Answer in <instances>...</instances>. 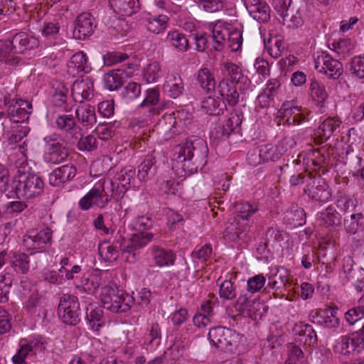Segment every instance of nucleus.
<instances>
[{"instance_id":"1","label":"nucleus","mask_w":364,"mask_h":364,"mask_svg":"<svg viewBox=\"0 0 364 364\" xmlns=\"http://www.w3.org/2000/svg\"><path fill=\"white\" fill-rule=\"evenodd\" d=\"M208 148L203 139L192 136L174 148L173 161L185 172L194 173L207 164Z\"/></svg>"},{"instance_id":"2","label":"nucleus","mask_w":364,"mask_h":364,"mask_svg":"<svg viewBox=\"0 0 364 364\" xmlns=\"http://www.w3.org/2000/svg\"><path fill=\"white\" fill-rule=\"evenodd\" d=\"M154 221L149 216L141 215L136 218L133 222L134 228L139 231V233L132 235L127 244L120 245L123 254L128 253L126 259L133 263L136 259L135 250L142 248L146 244L154 239V234L151 232L144 233V231L149 230L153 227Z\"/></svg>"},{"instance_id":"3","label":"nucleus","mask_w":364,"mask_h":364,"mask_svg":"<svg viewBox=\"0 0 364 364\" xmlns=\"http://www.w3.org/2000/svg\"><path fill=\"white\" fill-rule=\"evenodd\" d=\"M44 189V182L38 175L31 172L18 171L12 183V190L16 197L33 198L41 195Z\"/></svg>"},{"instance_id":"4","label":"nucleus","mask_w":364,"mask_h":364,"mask_svg":"<svg viewBox=\"0 0 364 364\" xmlns=\"http://www.w3.org/2000/svg\"><path fill=\"white\" fill-rule=\"evenodd\" d=\"M100 296L103 307L113 313H127L135 302L133 295L124 294L110 286L102 288Z\"/></svg>"},{"instance_id":"5","label":"nucleus","mask_w":364,"mask_h":364,"mask_svg":"<svg viewBox=\"0 0 364 364\" xmlns=\"http://www.w3.org/2000/svg\"><path fill=\"white\" fill-rule=\"evenodd\" d=\"M107 180L100 179L98 183L79 201V206L83 210H89L92 205L100 208H105L111 200L114 194L110 191V186L107 185Z\"/></svg>"},{"instance_id":"6","label":"nucleus","mask_w":364,"mask_h":364,"mask_svg":"<svg viewBox=\"0 0 364 364\" xmlns=\"http://www.w3.org/2000/svg\"><path fill=\"white\" fill-rule=\"evenodd\" d=\"M208 338L217 348L232 352L238 346L240 335L231 328L218 326L209 331Z\"/></svg>"},{"instance_id":"7","label":"nucleus","mask_w":364,"mask_h":364,"mask_svg":"<svg viewBox=\"0 0 364 364\" xmlns=\"http://www.w3.org/2000/svg\"><path fill=\"white\" fill-rule=\"evenodd\" d=\"M46 153V160L52 164H60L67 160L70 151L65 140L60 135L53 133L43 137Z\"/></svg>"},{"instance_id":"8","label":"nucleus","mask_w":364,"mask_h":364,"mask_svg":"<svg viewBox=\"0 0 364 364\" xmlns=\"http://www.w3.org/2000/svg\"><path fill=\"white\" fill-rule=\"evenodd\" d=\"M58 314L63 323L76 325L80 322L82 314L78 299L71 294H63L60 299Z\"/></svg>"},{"instance_id":"9","label":"nucleus","mask_w":364,"mask_h":364,"mask_svg":"<svg viewBox=\"0 0 364 364\" xmlns=\"http://www.w3.org/2000/svg\"><path fill=\"white\" fill-rule=\"evenodd\" d=\"M136 170L132 166H126L117 172L113 179H106L107 185L110 186V191L114 196H122L136 180Z\"/></svg>"},{"instance_id":"10","label":"nucleus","mask_w":364,"mask_h":364,"mask_svg":"<svg viewBox=\"0 0 364 364\" xmlns=\"http://www.w3.org/2000/svg\"><path fill=\"white\" fill-rule=\"evenodd\" d=\"M31 109L32 105L30 102L21 99L14 100L7 107V117L3 119L0 127L4 130L5 124L9 122L14 124L24 122L28 119Z\"/></svg>"},{"instance_id":"11","label":"nucleus","mask_w":364,"mask_h":364,"mask_svg":"<svg viewBox=\"0 0 364 364\" xmlns=\"http://www.w3.org/2000/svg\"><path fill=\"white\" fill-rule=\"evenodd\" d=\"M314 67L319 73L334 80L338 79L343 71V64L326 51L317 52L314 58Z\"/></svg>"},{"instance_id":"12","label":"nucleus","mask_w":364,"mask_h":364,"mask_svg":"<svg viewBox=\"0 0 364 364\" xmlns=\"http://www.w3.org/2000/svg\"><path fill=\"white\" fill-rule=\"evenodd\" d=\"M296 145L292 137H284L277 144H264L260 146L262 158L264 162L276 161L290 148Z\"/></svg>"},{"instance_id":"13","label":"nucleus","mask_w":364,"mask_h":364,"mask_svg":"<svg viewBox=\"0 0 364 364\" xmlns=\"http://www.w3.org/2000/svg\"><path fill=\"white\" fill-rule=\"evenodd\" d=\"M92 67L85 53L79 51L73 54L67 64V72L73 77H82L91 71Z\"/></svg>"},{"instance_id":"14","label":"nucleus","mask_w":364,"mask_h":364,"mask_svg":"<svg viewBox=\"0 0 364 364\" xmlns=\"http://www.w3.org/2000/svg\"><path fill=\"white\" fill-rule=\"evenodd\" d=\"M13 54H24L28 50H34L39 46V41L26 32H18L14 35L12 39Z\"/></svg>"},{"instance_id":"15","label":"nucleus","mask_w":364,"mask_h":364,"mask_svg":"<svg viewBox=\"0 0 364 364\" xmlns=\"http://www.w3.org/2000/svg\"><path fill=\"white\" fill-rule=\"evenodd\" d=\"M245 7L250 16L259 23L270 19L271 9L264 0H245Z\"/></svg>"},{"instance_id":"16","label":"nucleus","mask_w":364,"mask_h":364,"mask_svg":"<svg viewBox=\"0 0 364 364\" xmlns=\"http://www.w3.org/2000/svg\"><path fill=\"white\" fill-rule=\"evenodd\" d=\"M51 238L52 232L49 228L31 230L24 237L23 245L28 249L41 250L51 241Z\"/></svg>"},{"instance_id":"17","label":"nucleus","mask_w":364,"mask_h":364,"mask_svg":"<svg viewBox=\"0 0 364 364\" xmlns=\"http://www.w3.org/2000/svg\"><path fill=\"white\" fill-rule=\"evenodd\" d=\"M95 27L93 16L90 13H82L75 20L73 36L77 39L84 40L92 34Z\"/></svg>"},{"instance_id":"18","label":"nucleus","mask_w":364,"mask_h":364,"mask_svg":"<svg viewBox=\"0 0 364 364\" xmlns=\"http://www.w3.org/2000/svg\"><path fill=\"white\" fill-rule=\"evenodd\" d=\"M94 82L90 77L75 80L72 86L71 92L75 101L82 102L90 100L94 94Z\"/></svg>"},{"instance_id":"19","label":"nucleus","mask_w":364,"mask_h":364,"mask_svg":"<svg viewBox=\"0 0 364 364\" xmlns=\"http://www.w3.org/2000/svg\"><path fill=\"white\" fill-rule=\"evenodd\" d=\"M56 124L58 129L65 132L71 143L75 144L79 139L82 129L76 124L72 115H59L56 119Z\"/></svg>"},{"instance_id":"20","label":"nucleus","mask_w":364,"mask_h":364,"mask_svg":"<svg viewBox=\"0 0 364 364\" xmlns=\"http://www.w3.org/2000/svg\"><path fill=\"white\" fill-rule=\"evenodd\" d=\"M279 112L284 119L286 118L285 123L288 125L300 124L306 120L301 107L295 106L292 102L284 103Z\"/></svg>"},{"instance_id":"21","label":"nucleus","mask_w":364,"mask_h":364,"mask_svg":"<svg viewBox=\"0 0 364 364\" xmlns=\"http://www.w3.org/2000/svg\"><path fill=\"white\" fill-rule=\"evenodd\" d=\"M76 168L69 164L55 168L49 174V183L53 186H60L73 178L76 174Z\"/></svg>"},{"instance_id":"22","label":"nucleus","mask_w":364,"mask_h":364,"mask_svg":"<svg viewBox=\"0 0 364 364\" xmlns=\"http://www.w3.org/2000/svg\"><path fill=\"white\" fill-rule=\"evenodd\" d=\"M304 193L314 201L324 203L331 198V193L328 186L323 181H313L311 186L304 189Z\"/></svg>"},{"instance_id":"23","label":"nucleus","mask_w":364,"mask_h":364,"mask_svg":"<svg viewBox=\"0 0 364 364\" xmlns=\"http://www.w3.org/2000/svg\"><path fill=\"white\" fill-rule=\"evenodd\" d=\"M179 112L176 114H166L159 121L157 128L164 134L166 139L171 138L179 132V129H178L179 124L177 122V118L179 117Z\"/></svg>"},{"instance_id":"24","label":"nucleus","mask_w":364,"mask_h":364,"mask_svg":"<svg viewBox=\"0 0 364 364\" xmlns=\"http://www.w3.org/2000/svg\"><path fill=\"white\" fill-rule=\"evenodd\" d=\"M183 90V82L178 74H171L166 77L163 85V91L168 96L172 98H177L182 95Z\"/></svg>"},{"instance_id":"25","label":"nucleus","mask_w":364,"mask_h":364,"mask_svg":"<svg viewBox=\"0 0 364 364\" xmlns=\"http://www.w3.org/2000/svg\"><path fill=\"white\" fill-rule=\"evenodd\" d=\"M156 159L151 154L147 155L138 166L137 177L140 181H146L154 177L156 173Z\"/></svg>"},{"instance_id":"26","label":"nucleus","mask_w":364,"mask_h":364,"mask_svg":"<svg viewBox=\"0 0 364 364\" xmlns=\"http://www.w3.org/2000/svg\"><path fill=\"white\" fill-rule=\"evenodd\" d=\"M218 90L223 99H225L230 106H235L239 102L240 94L235 84L228 80H222L218 85Z\"/></svg>"},{"instance_id":"27","label":"nucleus","mask_w":364,"mask_h":364,"mask_svg":"<svg viewBox=\"0 0 364 364\" xmlns=\"http://www.w3.org/2000/svg\"><path fill=\"white\" fill-rule=\"evenodd\" d=\"M340 122L335 117L326 119L318 127L316 136L319 138V142L326 141L339 127Z\"/></svg>"},{"instance_id":"28","label":"nucleus","mask_w":364,"mask_h":364,"mask_svg":"<svg viewBox=\"0 0 364 364\" xmlns=\"http://www.w3.org/2000/svg\"><path fill=\"white\" fill-rule=\"evenodd\" d=\"M202 109L210 115H220L226 109V104L223 98L208 97L201 102Z\"/></svg>"},{"instance_id":"29","label":"nucleus","mask_w":364,"mask_h":364,"mask_svg":"<svg viewBox=\"0 0 364 364\" xmlns=\"http://www.w3.org/2000/svg\"><path fill=\"white\" fill-rule=\"evenodd\" d=\"M75 115L83 126H92L97 122L95 109L88 104L79 105L75 110Z\"/></svg>"},{"instance_id":"30","label":"nucleus","mask_w":364,"mask_h":364,"mask_svg":"<svg viewBox=\"0 0 364 364\" xmlns=\"http://www.w3.org/2000/svg\"><path fill=\"white\" fill-rule=\"evenodd\" d=\"M248 228L247 224L240 225L239 219L236 217L230 218L225 223L223 236L230 240H235Z\"/></svg>"},{"instance_id":"31","label":"nucleus","mask_w":364,"mask_h":364,"mask_svg":"<svg viewBox=\"0 0 364 364\" xmlns=\"http://www.w3.org/2000/svg\"><path fill=\"white\" fill-rule=\"evenodd\" d=\"M152 256L155 264L160 267L173 265L176 259L175 254L168 250L154 246L152 248Z\"/></svg>"},{"instance_id":"32","label":"nucleus","mask_w":364,"mask_h":364,"mask_svg":"<svg viewBox=\"0 0 364 364\" xmlns=\"http://www.w3.org/2000/svg\"><path fill=\"white\" fill-rule=\"evenodd\" d=\"M242 119L237 113L232 114L231 116L225 121L224 124L216 129L217 138H228L230 134L237 127H240Z\"/></svg>"},{"instance_id":"33","label":"nucleus","mask_w":364,"mask_h":364,"mask_svg":"<svg viewBox=\"0 0 364 364\" xmlns=\"http://www.w3.org/2000/svg\"><path fill=\"white\" fill-rule=\"evenodd\" d=\"M137 0H109V5L114 11L120 16H129L135 13Z\"/></svg>"},{"instance_id":"34","label":"nucleus","mask_w":364,"mask_h":364,"mask_svg":"<svg viewBox=\"0 0 364 364\" xmlns=\"http://www.w3.org/2000/svg\"><path fill=\"white\" fill-rule=\"evenodd\" d=\"M317 220L321 225L332 227L340 224L341 215L333 205H329L325 210L318 213Z\"/></svg>"},{"instance_id":"35","label":"nucleus","mask_w":364,"mask_h":364,"mask_svg":"<svg viewBox=\"0 0 364 364\" xmlns=\"http://www.w3.org/2000/svg\"><path fill=\"white\" fill-rule=\"evenodd\" d=\"M126 72L124 70H113L105 75L104 82L106 87L110 90H117L124 82Z\"/></svg>"},{"instance_id":"36","label":"nucleus","mask_w":364,"mask_h":364,"mask_svg":"<svg viewBox=\"0 0 364 364\" xmlns=\"http://www.w3.org/2000/svg\"><path fill=\"white\" fill-rule=\"evenodd\" d=\"M228 33H230L229 26H223L221 23H217L214 26L210 37L213 38V48L215 50L220 51L223 49Z\"/></svg>"},{"instance_id":"37","label":"nucleus","mask_w":364,"mask_h":364,"mask_svg":"<svg viewBox=\"0 0 364 364\" xmlns=\"http://www.w3.org/2000/svg\"><path fill=\"white\" fill-rule=\"evenodd\" d=\"M102 284V277L99 272L85 274L81 279L82 290L90 294H95Z\"/></svg>"},{"instance_id":"38","label":"nucleus","mask_w":364,"mask_h":364,"mask_svg":"<svg viewBox=\"0 0 364 364\" xmlns=\"http://www.w3.org/2000/svg\"><path fill=\"white\" fill-rule=\"evenodd\" d=\"M10 264L16 272L26 274L30 268L29 256L25 253L11 252Z\"/></svg>"},{"instance_id":"39","label":"nucleus","mask_w":364,"mask_h":364,"mask_svg":"<svg viewBox=\"0 0 364 364\" xmlns=\"http://www.w3.org/2000/svg\"><path fill=\"white\" fill-rule=\"evenodd\" d=\"M224 68L227 72L228 80L232 84H244L246 77L242 73L241 68L232 62H227L224 64Z\"/></svg>"},{"instance_id":"40","label":"nucleus","mask_w":364,"mask_h":364,"mask_svg":"<svg viewBox=\"0 0 364 364\" xmlns=\"http://www.w3.org/2000/svg\"><path fill=\"white\" fill-rule=\"evenodd\" d=\"M198 82L200 87L207 92H211L215 88V80L210 70L207 68L199 70L198 73Z\"/></svg>"},{"instance_id":"41","label":"nucleus","mask_w":364,"mask_h":364,"mask_svg":"<svg viewBox=\"0 0 364 364\" xmlns=\"http://www.w3.org/2000/svg\"><path fill=\"white\" fill-rule=\"evenodd\" d=\"M309 89L312 99L317 102L318 105L323 107L328 97L324 85L317 80H312Z\"/></svg>"},{"instance_id":"42","label":"nucleus","mask_w":364,"mask_h":364,"mask_svg":"<svg viewBox=\"0 0 364 364\" xmlns=\"http://www.w3.org/2000/svg\"><path fill=\"white\" fill-rule=\"evenodd\" d=\"M167 41L175 48L181 52L188 50L189 48L188 40L186 36L178 31L168 33Z\"/></svg>"},{"instance_id":"43","label":"nucleus","mask_w":364,"mask_h":364,"mask_svg":"<svg viewBox=\"0 0 364 364\" xmlns=\"http://www.w3.org/2000/svg\"><path fill=\"white\" fill-rule=\"evenodd\" d=\"M100 256L106 262H114L119 257L117 247L109 242H103L98 246Z\"/></svg>"},{"instance_id":"44","label":"nucleus","mask_w":364,"mask_h":364,"mask_svg":"<svg viewBox=\"0 0 364 364\" xmlns=\"http://www.w3.org/2000/svg\"><path fill=\"white\" fill-rule=\"evenodd\" d=\"M77 143V148L82 151H92L97 148L98 139L93 134H88L83 136L82 131H80V136L75 141Z\"/></svg>"},{"instance_id":"45","label":"nucleus","mask_w":364,"mask_h":364,"mask_svg":"<svg viewBox=\"0 0 364 364\" xmlns=\"http://www.w3.org/2000/svg\"><path fill=\"white\" fill-rule=\"evenodd\" d=\"M168 18L166 15L152 16L146 20L147 29L156 34L163 32L167 26Z\"/></svg>"},{"instance_id":"46","label":"nucleus","mask_w":364,"mask_h":364,"mask_svg":"<svg viewBox=\"0 0 364 364\" xmlns=\"http://www.w3.org/2000/svg\"><path fill=\"white\" fill-rule=\"evenodd\" d=\"M234 208L236 218H240L242 220H247L252 215L255 214L258 210L257 205L247 202L235 203Z\"/></svg>"},{"instance_id":"47","label":"nucleus","mask_w":364,"mask_h":364,"mask_svg":"<svg viewBox=\"0 0 364 364\" xmlns=\"http://www.w3.org/2000/svg\"><path fill=\"white\" fill-rule=\"evenodd\" d=\"M226 43L232 51H237L242 46V35L240 29L229 26Z\"/></svg>"},{"instance_id":"48","label":"nucleus","mask_w":364,"mask_h":364,"mask_svg":"<svg viewBox=\"0 0 364 364\" xmlns=\"http://www.w3.org/2000/svg\"><path fill=\"white\" fill-rule=\"evenodd\" d=\"M37 346V343L31 341V343H23L21 346V348L17 351L16 354L14 355L12 358V360L14 363H22L26 357L29 355V353L35 354V347Z\"/></svg>"},{"instance_id":"49","label":"nucleus","mask_w":364,"mask_h":364,"mask_svg":"<svg viewBox=\"0 0 364 364\" xmlns=\"http://www.w3.org/2000/svg\"><path fill=\"white\" fill-rule=\"evenodd\" d=\"M279 17V21L288 28H298L303 23L301 16L298 12L294 14L290 11H286Z\"/></svg>"},{"instance_id":"50","label":"nucleus","mask_w":364,"mask_h":364,"mask_svg":"<svg viewBox=\"0 0 364 364\" xmlns=\"http://www.w3.org/2000/svg\"><path fill=\"white\" fill-rule=\"evenodd\" d=\"M13 282V277L9 273L0 276V303H5L9 300L8 294Z\"/></svg>"},{"instance_id":"51","label":"nucleus","mask_w":364,"mask_h":364,"mask_svg":"<svg viewBox=\"0 0 364 364\" xmlns=\"http://www.w3.org/2000/svg\"><path fill=\"white\" fill-rule=\"evenodd\" d=\"M11 134L9 137V144H16L26 137L29 132V127L26 125L14 124L12 126Z\"/></svg>"},{"instance_id":"52","label":"nucleus","mask_w":364,"mask_h":364,"mask_svg":"<svg viewBox=\"0 0 364 364\" xmlns=\"http://www.w3.org/2000/svg\"><path fill=\"white\" fill-rule=\"evenodd\" d=\"M68 89L63 85H60L53 97V103L55 107H63V109H68L66 104L68 100Z\"/></svg>"},{"instance_id":"53","label":"nucleus","mask_w":364,"mask_h":364,"mask_svg":"<svg viewBox=\"0 0 364 364\" xmlns=\"http://www.w3.org/2000/svg\"><path fill=\"white\" fill-rule=\"evenodd\" d=\"M338 309V307L329 306L325 311V317L322 323L323 325L329 328H337L340 323V319L337 317L336 314Z\"/></svg>"},{"instance_id":"54","label":"nucleus","mask_w":364,"mask_h":364,"mask_svg":"<svg viewBox=\"0 0 364 364\" xmlns=\"http://www.w3.org/2000/svg\"><path fill=\"white\" fill-rule=\"evenodd\" d=\"M219 295L221 299L232 300L236 296V290L230 280H225L220 285Z\"/></svg>"},{"instance_id":"55","label":"nucleus","mask_w":364,"mask_h":364,"mask_svg":"<svg viewBox=\"0 0 364 364\" xmlns=\"http://www.w3.org/2000/svg\"><path fill=\"white\" fill-rule=\"evenodd\" d=\"M287 351L289 358L286 363L288 364H296L297 361L304 357L303 350L295 343H288Z\"/></svg>"},{"instance_id":"56","label":"nucleus","mask_w":364,"mask_h":364,"mask_svg":"<svg viewBox=\"0 0 364 364\" xmlns=\"http://www.w3.org/2000/svg\"><path fill=\"white\" fill-rule=\"evenodd\" d=\"M86 318L94 328L96 322H101L103 318V310L100 307L90 304L87 307Z\"/></svg>"},{"instance_id":"57","label":"nucleus","mask_w":364,"mask_h":364,"mask_svg":"<svg viewBox=\"0 0 364 364\" xmlns=\"http://www.w3.org/2000/svg\"><path fill=\"white\" fill-rule=\"evenodd\" d=\"M347 280L351 282L358 291H362L364 288V270L362 268H356L346 277Z\"/></svg>"},{"instance_id":"58","label":"nucleus","mask_w":364,"mask_h":364,"mask_svg":"<svg viewBox=\"0 0 364 364\" xmlns=\"http://www.w3.org/2000/svg\"><path fill=\"white\" fill-rule=\"evenodd\" d=\"M361 218L362 215L358 213L351 214L349 218L346 217L344 218V226L348 232L355 234L359 230L360 226L358 220Z\"/></svg>"},{"instance_id":"59","label":"nucleus","mask_w":364,"mask_h":364,"mask_svg":"<svg viewBox=\"0 0 364 364\" xmlns=\"http://www.w3.org/2000/svg\"><path fill=\"white\" fill-rule=\"evenodd\" d=\"M334 350L343 355H347L353 352V346L350 345V337L341 336L334 346Z\"/></svg>"},{"instance_id":"60","label":"nucleus","mask_w":364,"mask_h":364,"mask_svg":"<svg viewBox=\"0 0 364 364\" xmlns=\"http://www.w3.org/2000/svg\"><path fill=\"white\" fill-rule=\"evenodd\" d=\"M60 31V25L57 21L44 23L41 29L42 35L48 39H55Z\"/></svg>"},{"instance_id":"61","label":"nucleus","mask_w":364,"mask_h":364,"mask_svg":"<svg viewBox=\"0 0 364 364\" xmlns=\"http://www.w3.org/2000/svg\"><path fill=\"white\" fill-rule=\"evenodd\" d=\"M161 67L158 62H154L147 65L144 70V77L148 82H154L159 78Z\"/></svg>"},{"instance_id":"62","label":"nucleus","mask_w":364,"mask_h":364,"mask_svg":"<svg viewBox=\"0 0 364 364\" xmlns=\"http://www.w3.org/2000/svg\"><path fill=\"white\" fill-rule=\"evenodd\" d=\"M266 279L262 274H257L247 280V291L251 293L259 291L265 284Z\"/></svg>"},{"instance_id":"63","label":"nucleus","mask_w":364,"mask_h":364,"mask_svg":"<svg viewBox=\"0 0 364 364\" xmlns=\"http://www.w3.org/2000/svg\"><path fill=\"white\" fill-rule=\"evenodd\" d=\"M350 71L357 77L364 78V57H354L350 63Z\"/></svg>"},{"instance_id":"64","label":"nucleus","mask_w":364,"mask_h":364,"mask_svg":"<svg viewBox=\"0 0 364 364\" xmlns=\"http://www.w3.org/2000/svg\"><path fill=\"white\" fill-rule=\"evenodd\" d=\"M364 317V307L357 306L351 309H349L345 314V318L346 321L350 324L353 325L358 321L360 320Z\"/></svg>"}]
</instances>
